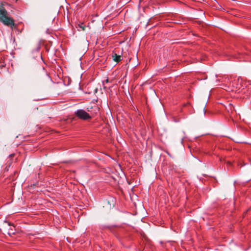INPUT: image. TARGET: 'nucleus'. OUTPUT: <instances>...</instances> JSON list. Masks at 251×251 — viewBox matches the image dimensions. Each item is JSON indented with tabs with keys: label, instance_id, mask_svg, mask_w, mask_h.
I'll return each mask as SVG.
<instances>
[{
	"label": "nucleus",
	"instance_id": "1",
	"mask_svg": "<svg viewBox=\"0 0 251 251\" xmlns=\"http://www.w3.org/2000/svg\"><path fill=\"white\" fill-rule=\"evenodd\" d=\"M0 22L4 25L10 26L11 28L15 26L14 20L8 16L7 11L2 5H0Z\"/></svg>",
	"mask_w": 251,
	"mask_h": 251
},
{
	"label": "nucleus",
	"instance_id": "2",
	"mask_svg": "<svg viewBox=\"0 0 251 251\" xmlns=\"http://www.w3.org/2000/svg\"><path fill=\"white\" fill-rule=\"evenodd\" d=\"M93 108L94 109V113H88L83 109H78L75 112V115L78 119L82 120L91 119L99 111V108L97 105H94Z\"/></svg>",
	"mask_w": 251,
	"mask_h": 251
},
{
	"label": "nucleus",
	"instance_id": "3",
	"mask_svg": "<svg viewBox=\"0 0 251 251\" xmlns=\"http://www.w3.org/2000/svg\"><path fill=\"white\" fill-rule=\"evenodd\" d=\"M112 58L113 60L116 62H119L121 60V56L117 53H113Z\"/></svg>",
	"mask_w": 251,
	"mask_h": 251
},
{
	"label": "nucleus",
	"instance_id": "4",
	"mask_svg": "<svg viewBox=\"0 0 251 251\" xmlns=\"http://www.w3.org/2000/svg\"><path fill=\"white\" fill-rule=\"evenodd\" d=\"M78 27L81 29V30H84L86 26L84 25L83 23H80L78 25Z\"/></svg>",
	"mask_w": 251,
	"mask_h": 251
},
{
	"label": "nucleus",
	"instance_id": "5",
	"mask_svg": "<svg viewBox=\"0 0 251 251\" xmlns=\"http://www.w3.org/2000/svg\"><path fill=\"white\" fill-rule=\"evenodd\" d=\"M94 107V106H92L91 107H88L87 108V111L89 112L88 113H94V109L92 108H93Z\"/></svg>",
	"mask_w": 251,
	"mask_h": 251
},
{
	"label": "nucleus",
	"instance_id": "6",
	"mask_svg": "<svg viewBox=\"0 0 251 251\" xmlns=\"http://www.w3.org/2000/svg\"><path fill=\"white\" fill-rule=\"evenodd\" d=\"M11 230L13 231V230L11 229ZM8 234H14V232L13 231H9L8 232Z\"/></svg>",
	"mask_w": 251,
	"mask_h": 251
}]
</instances>
